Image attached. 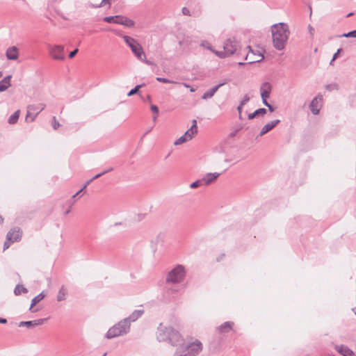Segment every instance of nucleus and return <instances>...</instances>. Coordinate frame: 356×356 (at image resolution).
<instances>
[{"label": "nucleus", "instance_id": "0eeeda50", "mask_svg": "<svg viewBox=\"0 0 356 356\" xmlns=\"http://www.w3.org/2000/svg\"><path fill=\"white\" fill-rule=\"evenodd\" d=\"M123 39L138 59H145V52L137 40L128 35L123 36Z\"/></svg>", "mask_w": 356, "mask_h": 356}, {"label": "nucleus", "instance_id": "f257e3e1", "mask_svg": "<svg viewBox=\"0 0 356 356\" xmlns=\"http://www.w3.org/2000/svg\"><path fill=\"white\" fill-rule=\"evenodd\" d=\"M273 47L279 51L284 49L290 31L286 23H278L271 26Z\"/></svg>", "mask_w": 356, "mask_h": 356}, {"label": "nucleus", "instance_id": "2eb2a0df", "mask_svg": "<svg viewBox=\"0 0 356 356\" xmlns=\"http://www.w3.org/2000/svg\"><path fill=\"white\" fill-rule=\"evenodd\" d=\"M280 122V120H273L268 123H267L266 124H265L261 129V131L260 133L259 134V135L257 136V138L258 137H261L264 135H265L266 134H267L268 132H269L270 131H271L273 129H274L279 123Z\"/></svg>", "mask_w": 356, "mask_h": 356}, {"label": "nucleus", "instance_id": "412c9836", "mask_svg": "<svg viewBox=\"0 0 356 356\" xmlns=\"http://www.w3.org/2000/svg\"><path fill=\"white\" fill-rule=\"evenodd\" d=\"M12 75L9 74L0 81V92L6 90L10 86Z\"/></svg>", "mask_w": 356, "mask_h": 356}, {"label": "nucleus", "instance_id": "4d7b16f0", "mask_svg": "<svg viewBox=\"0 0 356 356\" xmlns=\"http://www.w3.org/2000/svg\"><path fill=\"white\" fill-rule=\"evenodd\" d=\"M242 108H243V106H241V104H239V105L238 106V107H237V110H238V113H239V118H240V119H241V113Z\"/></svg>", "mask_w": 356, "mask_h": 356}, {"label": "nucleus", "instance_id": "ddd939ff", "mask_svg": "<svg viewBox=\"0 0 356 356\" xmlns=\"http://www.w3.org/2000/svg\"><path fill=\"white\" fill-rule=\"evenodd\" d=\"M22 234L20 229L14 228L10 229L6 235V240L11 242H17L21 239Z\"/></svg>", "mask_w": 356, "mask_h": 356}, {"label": "nucleus", "instance_id": "5701e85b", "mask_svg": "<svg viewBox=\"0 0 356 356\" xmlns=\"http://www.w3.org/2000/svg\"><path fill=\"white\" fill-rule=\"evenodd\" d=\"M45 297V294L43 291H42L40 293H39L38 296H36L35 297H34L32 300H31V306H30V308H29V310L31 312H37L38 310L37 309H33V307L38 304L39 302H40Z\"/></svg>", "mask_w": 356, "mask_h": 356}, {"label": "nucleus", "instance_id": "e2e57ef3", "mask_svg": "<svg viewBox=\"0 0 356 356\" xmlns=\"http://www.w3.org/2000/svg\"><path fill=\"white\" fill-rule=\"evenodd\" d=\"M147 100H148V101H151V96H150V95H148L147 96Z\"/></svg>", "mask_w": 356, "mask_h": 356}, {"label": "nucleus", "instance_id": "dca6fc26", "mask_svg": "<svg viewBox=\"0 0 356 356\" xmlns=\"http://www.w3.org/2000/svg\"><path fill=\"white\" fill-rule=\"evenodd\" d=\"M220 175V173L218 172H209L207 173L202 179L204 185H209L210 184L213 183L219 176Z\"/></svg>", "mask_w": 356, "mask_h": 356}, {"label": "nucleus", "instance_id": "0e129e2a", "mask_svg": "<svg viewBox=\"0 0 356 356\" xmlns=\"http://www.w3.org/2000/svg\"><path fill=\"white\" fill-rule=\"evenodd\" d=\"M353 15V13H348V14L346 15V17H350V16H352Z\"/></svg>", "mask_w": 356, "mask_h": 356}, {"label": "nucleus", "instance_id": "a18cd8bd", "mask_svg": "<svg viewBox=\"0 0 356 356\" xmlns=\"http://www.w3.org/2000/svg\"><path fill=\"white\" fill-rule=\"evenodd\" d=\"M79 51V49H74L73 51H72L70 54H69V58H74L76 54L78 53Z\"/></svg>", "mask_w": 356, "mask_h": 356}, {"label": "nucleus", "instance_id": "c85d7f7f", "mask_svg": "<svg viewBox=\"0 0 356 356\" xmlns=\"http://www.w3.org/2000/svg\"><path fill=\"white\" fill-rule=\"evenodd\" d=\"M65 295H66V289H65L64 286H62L58 291V295H57V300L58 302L63 301L65 299Z\"/></svg>", "mask_w": 356, "mask_h": 356}, {"label": "nucleus", "instance_id": "c756f323", "mask_svg": "<svg viewBox=\"0 0 356 356\" xmlns=\"http://www.w3.org/2000/svg\"><path fill=\"white\" fill-rule=\"evenodd\" d=\"M145 86V84H140L136 86L134 88H132L127 94V96L131 97L134 95L138 94L140 89Z\"/></svg>", "mask_w": 356, "mask_h": 356}, {"label": "nucleus", "instance_id": "7c9ffc66", "mask_svg": "<svg viewBox=\"0 0 356 356\" xmlns=\"http://www.w3.org/2000/svg\"><path fill=\"white\" fill-rule=\"evenodd\" d=\"M156 80L159 82L164 83H175V84L178 83V82H177V81H172V80H170V79H168L165 78H163V77H156Z\"/></svg>", "mask_w": 356, "mask_h": 356}, {"label": "nucleus", "instance_id": "de8ad7c7", "mask_svg": "<svg viewBox=\"0 0 356 356\" xmlns=\"http://www.w3.org/2000/svg\"><path fill=\"white\" fill-rule=\"evenodd\" d=\"M343 51V49L341 48H339L337 49V52L334 54L332 58H334V60H336L337 58H338L340 53Z\"/></svg>", "mask_w": 356, "mask_h": 356}, {"label": "nucleus", "instance_id": "a211bd4d", "mask_svg": "<svg viewBox=\"0 0 356 356\" xmlns=\"http://www.w3.org/2000/svg\"><path fill=\"white\" fill-rule=\"evenodd\" d=\"M335 349L343 356H355L354 352L346 346L337 345Z\"/></svg>", "mask_w": 356, "mask_h": 356}, {"label": "nucleus", "instance_id": "f704fd0d", "mask_svg": "<svg viewBox=\"0 0 356 356\" xmlns=\"http://www.w3.org/2000/svg\"><path fill=\"white\" fill-rule=\"evenodd\" d=\"M203 181H202V179H198L193 183L191 184L190 185V188H196L202 185H203Z\"/></svg>", "mask_w": 356, "mask_h": 356}, {"label": "nucleus", "instance_id": "4be33fe9", "mask_svg": "<svg viewBox=\"0 0 356 356\" xmlns=\"http://www.w3.org/2000/svg\"><path fill=\"white\" fill-rule=\"evenodd\" d=\"M144 314L143 309H136L129 316L125 318V320L128 321L130 324L131 322L136 321L139 317H140Z\"/></svg>", "mask_w": 356, "mask_h": 356}, {"label": "nucleus", "instance_id": "ea45409f", "mask_svg": "<svg viewBox=\"0 0 356 356\" xmlns=\"http://www.w3.org/2000/svg\"><path fill=\"white\" fill-rule=\"evenodd\" d=\"M150 109L153 112L154 114L159 115V108L157 106H156L154 104H151Z\"/></svg>", "mask_w": 356, "mask_h": 356}, {"label": "nucleus", "instance_id": "aec40b11", "mask_svg": "<svg viewBox=\"0 0 356 356\" xmlns=\"http://www.w3.org/2000/svg\"><path fill=\"white\" fill-rule=\"evenodd\" d=\"M234 323L232 321H227L223 323L222 325L217 327V330L220 333H228L232 330Z\"/></svg>", "mask_w": 356, "mask_h": 356}, {"label": "nucleus", "instance_id": "8fccbe9b", "mask_svg": "<svg viewBox=\"0 0 356 356\" xmlns=\"http://www.w3.org/2000/svg\"><path fill=\"white\" fill-rule=\"evenodd\" d=\"M138 60H140V61H142V62H143V63H145V64H147V65H153V63H152V62H151V61H149V60H147V59H146V55H145V59H138Z\"/></svg>", "mask_w": 356, "mask_h": 356}, {"label": "nucleus", "instance_id": "a19ab883", "mask_svg": "<svg viewBox=\"0 0 356 356\" xmlns=\"http://www.w3.org/2000/svg\"><path fill=\"white\" fill-rule=\"evenodd\" d=\"M158 243H159V241H158L156 238H155V239L151 241L152 248L154 250V252L156 250V244Z\"/></svg>", "mask_w": 356, "mask_h": 356}, {"label": "nucleus", "instance_id": "864d4df0", "mask_svg": "<svg viewBox=\"0 0 356 356\" xmlns=\"http://www.w3.org/2000/svg\"><path fill=\"white\" fill-rule=\"evenodd\" d=\"M308 29H309V31L310 35L312 36H313L314 34V32H315L314 29L311 25H309Z\"/></svg>", "mask_w": 356, "mask_h": 356}, {"label": "nucleus", "instance_id": "bf43d9fd", "mask_svg": "<svg viewBox=\"0 0 356 356\" xmlns=\"http://www.w3.org/2000/svg\"><path fill=\"white\" fill-rule=\"evenodd\" d=\"M158 115H156V114H154L153 115V121L155 122L158 118Z\"/></svg>", "mask_w": 356, "mask_h": 356}, {"label": "nucleus", "instance_id": "39448f33", "mask_svg": "<svg viewBox=\"0 0 356 356\" xmlns=\"http://www.w3.org/2000/svg\"><path fill=\"white\" fill-rule=\"evenodd\" d=\"M239 47V42L234 38H228L224 42L223 51H215V54L220 58H224L236 53Z\"/></svg>", "mask_w": 356, "mask_h": 356}, {"label": "nucleus", "instance_id": "cd10ccee", "mask_svg": "<svg viewBox=\"0 0 356 356\" xmlns=\"http://www.w3.org/2000/svg\"><path fill=\"white\" fill-rule=\"evenodd\" d=\"M120 17L121 16L120 15L106 16L103 18V21L106 23L116 24V22H120Z\"/></svg>", "mask_w": 356, "mask_h": 356}, {"label": "nucleus", "instance_id": "58836bf2", "mask_svg": "<svg viewBox=\"0 0 356 356\" xmlns=\"http://www.w3.org/2000/svg\"><path fill=\"white\" fill-rule=\"evenodd\" d=\"M60 126V123L56 120V117H53L52 119V127L54 129H57Z\"/></svg>", "mask_w": 356, "mask_h": 356}, {"label": "nucleus", "instance_id": "bb28decb", "mask_svg": "<svg viewBox=\"0 0 356 356\" xmlns=\"http://www.w3.org/2000/svg\"><path fill=\"white\" fill-rule=\"evenodd\" d=\"M19 110L16 111L14 113H13L8 119V122L10 124H15L19 119Z\"/></svg>", "mask_w": 356, "mask_h": 356}, {"label": "nucleus", "instance_id": "9d476101", "mask_svg": "<svg viewBox=\"0 0 356 356\" xmlns=\"http://www.w3.org/2000/svg\"><path fill=\"white\" fill-rule=\"evenodd\" d=\"M44 104H40L38 106L30 105L28 106V114L26 116V121L33 122L38 114L44 108Z\"/></svg>", "mask_w": 356, "mask_h": 356}, {"label": "nucleus", "instance_id": "72a5a7b5", "mask_svg": "<svg viewBox=\"0 0 356 356\" xmlns=\"http://www.w3.org/2000/svg\"><path fill=\"white\" fill-rule=\"evenodd\" d=\"M339 37L356 38V29L349 31L348 33H345L342 34L341 35H339Z\"/></svg>", "mask_w": 356, "mask_h": 356}, {"label": "nucleus", "instance_id": "4c0bfd02", "mask_svg": "<svg viewBox=\"0 0 356 356\" xmlns=\"http://www.w3.org/2000/svg\"><path fill=\"white\" fill-rule=\"evenodd\" d=\"M250 101V97L248 95H245L243 99L240 102L239 104H241V106H243L246 103H248Z\"/></svg>", "mask_w": 356, "mask_h": 356}, {"label": "nucleus", "instance_id": "2f4dec72", "mask_svg": "<svg viewBox=\"0 0 356 356\" xmlns=\"http://www.w3.org/2000/svg\"><path fill=\"white\" fill-rule=\"evenodd\" d=\"M200 45L204 48H207V49L210 50L211 51L213 52L214 54H215V51H216V50H214L212 48V46L211 45V44L209 42H207V40L202 41L201 42Z\"/></svg>", "mask_w": 356, "mask_h": 356}, {"label": "nucleus", "instance_id": "4468645a", "mask_svg": "<svg viewBox=\"0 0 356 356\" xmlns=\"http://www.w3.org/2000/svg\"><path fill=\"white\" fill-rule=\"evenodd\" d=\"M47 320V318H40L33 321H21L19 324V327H26L28 328H32L35 326L41 325Z\"/></svg>", "mask_w": 356, "mask_h": 356}, {"label": "nucleus", "instance_id": "09e8293b", "mask_svg": "<svg viewBox=\"0 0 356 356\" xmlns=\"http://www.w3.org/2000/svg\"><path fill=\"white\" fill-rule=\"evenodd\" d=\"M81 193V192H79V191H77V192H76V193H75V194L72 197V200L70 201V204L71 205L74 204V202H75V200H73V199H74V198H75L76 196H79V195Z\"/></svg>", "mask_w": 356, "mask_h": 356}, {"label": "nucleus", "instance_id": "6ab92c4d", "mask_svg": "<svg viewBox=\"0 0 356 356\" xmlns=\"http://www.w3.org/2000/svg\"><path fill=\"white\" fill-rule=\"evenodd\" d=\"M225 83H219L213 88H210L207 91H206L203 95L202 96V99H207L209 98H211L214 94L217 92V90L220 88L222 86H223Z\"/></svg>", "mask_w": 356, "mask_h": 356}, {"label": "nucleus", "instance_id": "052dcab7", "mask_svg": "<svg viewBox=\"0 0 356 356\" xmlns=\"http://www.w3.org/2000/svg\"><path fill=\"white\" fill-rule=\"evenodd\" d=\"M335 60H334V58H332V60H330V65H334V62Z\"/></svg>", "mask_w": 356, "mask_h": 356}, {"label": "nucleus", "instance_id": "603ef678", "mask_svg": "<svg viewBox=\"0 0 356 356\" xmlns=\"http://www.w3.org/2000/svg\"><path fill=\"white\" fill-rule=\"evenodd\" d=\"M11 242L8 241H6L4 242V244H3V250H6L8 249L9 247H10V245Z\"/></svg>", "mask_w": 356, "mask_h": 356}, {"label": "nucleus", "instance_id": "f8f14e48", "mask_svg": "<svg viewBox=\"0 0 356 356\" xmlns=\"http://www.w3.org/2000/svg\"><path fill=\"white\" fill-rule=\"evenodd\" d=\"M63 51L64 47L61 45H54L49 50L51 56L55 60H63Z\"/></svg>", "mask_w": 356, "mask_h": 356}, {"label": "nucleus", "instance_id": "3c124183", "mask_svg": "<svg viewBox=\"0 0 356 356\" xmlns=\"http://www.w3.org/2000/svg\"><path fill=\"white\" fill-rule=\"evenodd\" d=\"M156 238H157L158 241H163V239H164V234H162V233H159L158 234V235L156 236Z\"/></svg>", "mask_w": 356, "mask_h": 356}, {"label": "nucleus", "instance_id": "f03ea898", "mask_svg": "<svg viewBox=\"0 0 356 356\" xmlns=\"http://www.w3.org/2000/svg\"><path fill=\"white\" fill-rule=\"evenodd\" d=\"M157 339L160 342H168L172 346H178L184 342V339L179 332L172 327L164 328L159 327L158 328Z\"/></svg>", "mask_w": 356, "mask_h": 356}, {"label": "nucleus", "instance_id": "37998d69", "mask_svg": "<svg viewBox=\"0 0 356 356\" xmlns=\"http://www.w3.org/2000/svg\"><path fill=\"white\" fill-rule=\"evenodd\" d=\"M182 14L187 16H191V12L186 7H184L181 10Z\"/></svg>", "mask_w": 356, "mask_h": 356}, {"label": "nucleus", "instance_id": "774afa93", "mask_svg": "<svg viewBox=\"0 0 356 356\" xmlns=\"http://www.w3.org/2000/svg\"><path fill=\"white\" fill-rule=\"evenodd\" d=\"M235 134H236V132H232V133L230 134V136H235Z\"/></svg>", "mask_w": 356, "mask_h": 356}, {"label": "nucleus", "instance_id": "69168bd1", "mask_svg": "<svg viewBox=\"0 0 356 356\" xmlns=\"http://www.w3.org/2000/svg\"><path fill=\"white\" fill-rule=\"evenodd\" d=\"M354 314L356 315V307L353 309Z\"/></svg>", "mask_w": 356, "mask_h": 356}, {"label": "nucleus", "instance_id": "e433bc0d", "mask_svg": "<svg viewBox=\"0 0 356 356\" xmlns=\"http://www.w3.org/2000/svg\"><path fill=\"white\" fill-rule=\"evenodd\" d=\"M325 89L328 91L338 90V85L337 83H330L325 86Z\"/></svg>", "mask_w": 356, "mask_h": 356}, {"label": "nucleus", "instance_id": "49530a36", "mask_svg": "<svg viewBox=\"0 0 356 356\" xmlns=\"http://www.w3.org/2000/svg\"><path fill=\"white\" fill-rule=\"evenodd\" d=\"M184 135L186 136V137L188 138V140H191L194 136L193 134H191L189 129H188Z\"/></svg>", "mask_w": 356, "mask_h": 356}, {"label": "nucleus", "instance_id": "a878e982", "mask_svg": "<svg viewBox=\"0 0 356 356\" xmlns=\"http://www.w3.org/2000/svg\"><path fill=\"white\" fill-rule=\"evenodd\" d=\"M28 292V289L24 287L22 284H17L15 289L14 293L15 296H20L22 293H26Z\"/></svg>", "mask_w": 356, "mask_h": 356}, {"label": "nucleus", "instance_id": "473e14b6", "mask_svg": "<svg viewBox=\"0 0 356 356\" xmlns=\"http://www.w3.org/2000/svg\"><path fill=\"white\" fill-rule=\"evenodd\" d=\"M186 141H188V138L186 137V136L183 135L175 141L174 145H179Z\"/></svg>", "mask_w": 356, "mask_h": 356}, {"label": "nucleus", "instance_id": "c9c22d12", "mask_svg": "<svg viewBox=\"0 0 356 356\" xmlns=\"http://www.w3.org/2000/svg\"><path fill=\"white\" fill-rule=\"evenodd\" d=\"M111 0H102L101 3L99 5H97V6L93 5L92 7V8H100V7H103L106 5H108V6L110 7L111 4Z\"/></svg>", "mask_w": 356, "mask_h": 356}, {"label": "nucleus", "instance_id": "f3484780", "mask_svg": "<svg viewBox=\"0 0 356 356\" xmlns=\"http://www.w3.org/2000/svg\"><path fill=\"white\" fill-rule=\"evenodd\" d=\"M6 56L8 60H17L19 57L18 49L15 46L10 47L6 50Z\"/></svg>", "mask_w": 356, "mask_h": 356}, {"label": "nucleus", "instance_id": "6e6552de", "mask_svg": "<svg viewBox=\"0 0 356 356\" xmlns=\"http://www.w3.org/2000/svg\"><path fill=\"white\" fill-rule=\"evenodd\" d=\"M272 88L273 87L269 82L263 83L260 87V95L262 102L264 105L268 107L270 112H273L275 109V107L270 104L267 101V99L270 97Z\"/></svg>", "mask_w": 356, "mask_h": 356}, {"label": "nucleus", "instance_id": "423d86ee", "mask_svg": "<svg viewBox=\"0 0 356 356\" xmlns=\"http://www.w3.org/2000/svg\"><path fill=\"white\" fill-rule=\"evenodd\" d=\"M185 275L186 271L184 267L182 265H177L168 273L166 282L173 284L180 283L184 280Z\"/></svg>", "mask_w": 356, "mask_h": 356}, {"label": "nucleus", "instance_id": "b1692460", "mask_svg": "<svg viewBox=\"0 0 356 356\" xmlns=\"http://www.w3.org/2000/svg\"><path fill=\"white\" fill-rule=\"evenodd\" d=\"M266 113H267V110L265 108H260L255 110L253 113H250L248 115V118L249 120H252L256 117H258L260 115L263 116L265 114H266Z\"/></svg>", "mask_w": 356, "mask_h": 356}, {"label": "nucleus", "instance_id": "6e6d98bb", "mask_svg": "<svg viewBox=\"0 0 356 356\" xmlns=\"http://www.w3.org/2000/svg\"><path fill=\"white\" fill-rule=\"evenodd\" d=\"M102 176H103V173L100 172V173L97 174L96 175H95L92 179L94 181L95 179H98V178L101 177Z\"/></svg>", "mask_w": 356, "mask_h": 356}, {"label": "nucleus", "instance_id": "393cba45", "mask_svg": "<svg viewBox=\"0 0 356 356\" xmlns=\"http://www.w3.org/2000/svg\"><path fill=\"white\" fill-rule=\"evenodd\" d=\"M116 24H121L130 28L134 26V22L126 17L121 16L120 22H116Z\"/></svg>", "mask_w": 356, "mask_h": 356}, {"label": "nucleus", "instance_id": "13d9d810", "mask_svg": "<svg viewBox=\"0 0 356 356\" xmlns=\"http://www.w3.org/2000/svg\"><path fill=\"white\" fill-rule=\"evenodd\" d=\"M7 323V319L4 318L0 317V323L6 324Z\"/></svg>", "mask_w": 356, "mask_h": 356}, {"label": "nucleus", "instance_id": "79ce46f5", "mask_svg": "<svg viewBox=\"0 0 356 356\" xmlns=\"http://www.w3.org/2000/svg\"><path fill=\"white\" fill-rule=\"evenodd\" d=\"M191 134H195L197 132V125H192L189 129Z\"/></svg>", "mask_w": 356, "mask_h": 356}, {"label": "nucleus", "instance_id": "338daca9", "mask_svg": "<svg viewBox=\"0 0 356 356\" xmlns=\"http://www.w3.org/2000/svg\"><path fill=\"white\" fill-rule=\"evenodd\" d=\"M238 65H245V63H242V62H239V63H238Z\"/></svg>", "mask_w": 356, "mask_h": 356}, {"label": "nucleus", "instance_id": "5fc2aeb1", "mask_svg": "<svg viewBox=\"0 0 356 356\" xmlns=\"http://www.w3.org/2000/svg\"><path fill=\"white\" fill-rule=\"evenodd\" d=\"M113 170V168L112 167H110L108 168H107L106 170H104V171H102V172L103 173V175L108 173V172H110L111 171Z\"/></svg>", "mask_w": 356, "mask_h": 356}, {"label": "nucleus", "instance_id": "1a4fd4ad", "mask_svg": "<svg viewBox=\"0 0 356 356\" xmlns=\"http://www.w3.org/2000/svg\"><path fill=\"white\" fill-rule=\"evenodd\" d=\"M246 48L249 49V53L247 54L245 60H248V64L261 62L264 58L262 54L259 51H253L250 46H247Z\"/></svg>", "mask_w": 356, "mask_h": 356}, {"label": "nucleus", "instance_id": "20e7f679", "mask_svg": "<svg viewBox=\"0 0 356 356\" xmlns=\"http://www.w3.org/2000/svg\"><path fill=\"white\" fill-rule=\"evenodd\" d=\"M130 330V324L124 318L111 327L106 334L107 339H112L127 334Z\"/></svg>", "mask_w": 356, "mask_h": 356}, {"label": "nucleus", "instance_id": "680f3d73", "mask_svg": "<svg viewBox=\"0 0 356 356\" xmlns=\"http://www.w3.org/2000/svg\"><path fill=\"white\" fill-rule=\"evenodd\" d=\"M192 122H193V124H192V125H197V121H196V120H193Z\"/></svg>", "mask_w": 356, "mask_h": 356}, {"label": "nucleus", "instance_id": "9b49d317", "mask_svg": "<svg viewBox=\"0 0 356 356\" xmlns=\"http://www.w3.org/2000/svg\"><path fill=\"white\" fill-rule=\"evenodd\" d=\"M323 95L318 94L316 97H314L309 104V108L311 112L314 115H318L320 112V109L323 106Z\"/></svg>", "mask_w": 356, "mask_h": 356}, {"label": "nucleus", "instance_id": "c03bdc74", "mask_svg": "<svg viewBox=\"0 0 356 356\" xmlns=\"http://www.w3.org/2000/svg\"><path fill=\"white\" fill-rule=\"evenodd\" d=\"M92 179H90L89 180H88L86 184L83 185V186L79 190V192H83L86 188V187L92 181Z\"/></svg>", "mask_w": 356, "mask_h": 356}, {"label": "nucleus", "instance_id": "7ed1b4c3", "mask_svg": "<svg viewBox=\"0 0 356 356\" xmlns=\"http://www.w3.org/2000/svg\"><path fill=\"white\" fill-rule=\"evenodd\" d=\"M178 346L175 356H197L202 352L203 348L202 343L199 340H195L186 345H184L182 342Z\"/></svg>", "mask_w": 356, "mask_h": 356}]
</instances>
